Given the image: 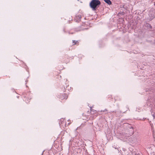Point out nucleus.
Masks as SVG:
<instances>
[{"mask_svg":"<svg viewBox=\"0 0 155 155\" xmlns=\"http://www.w3.org/2000/svg\"><path fill=\"white\" fill-rule=\"evenodd\" d=\"M65 98V99H67V97H66V98Z\"/></svg>","mask_w":155,"mask_h":155,"instance_id":"39448f33","label":"nucleus"},{"mask_svg":"<svg viewBox=\"0 0 155 155\" xmlns=\"http://www.w3.org/2000/svg\"><path fill=\"white\" fill-rule=\"evenodd\" d=\"M75 41H73V42L74 43V44H75V43H76V42H75Z\"/></svg>","mask_w":155,"mask_h":155,"instance_id":"7ed1b4c3","label":"nucleus"},{"mask_svg":"<svg viewBox=\"0 0 155 155\" xmlns=\"http://www.w3.org/2000/svg\"><path fill=\"white\" fill-rule=\"evenodd\" d=\"M100 4L101 2L98 0H92L90 3V5L91 7L94 10Z\"/></svg>","mask_w":155,"mask_h":155,"instance_id":"f257e3e1","label":"nucleus"},{"mask_svg":"<svg viewBox=\"0 0 155 155\" xmlns=\"http://www.w3.org/2000/svg\"><path fill=\"white\" fill-rule=\"evenodd\" d=\"M104 1L108 5H110L111 4V2L110 0H104Z\"/></svg>","mask_w":155,"mask_h":155,"instance_id":"f03ea898","label":"nucleus"},{"mask_svg":"<svg viewBox=\"0 0 155 155\" xmlns=\"http://www.w3.org/2000/svg\"><path fill=\"white\" fill-rule=\"evenodd\" d=\"M153 118H154V116L153 115Z\"/></svg>","mask_w":155,"mask_h":155,"instance_id":"20e7f679","label":"nucleus"}]
</instances>
